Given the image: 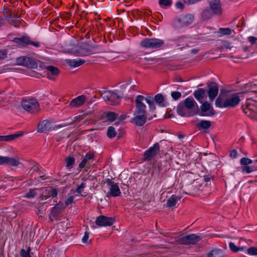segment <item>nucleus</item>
Listing matches in <instances>:
<instances>
[{"label":"nucleus","instance_id":"e2e57ef3","mask_svg":"<svg viewBox=\"0 0 257 257\" xmlns=\"http://www.w3.org/2000/svg\"><path fill=\"white\" fill-rule=\"evenodd\" d=\"M6 157H3L0 156V165H5Z\"/></svg>","mask_w":257,"mask_h":257},{"label":"nucleus","instance_id":"aec40b11","mask_svg":"<svg viewBox=\"0 0 257 257\" xmlns=\"http://www.w3.org/2000/svg\"><path fill=\"white\" fill-rule=\"evenodd\" d=\"M211 121L206 120H202L196 124V127L199 131L203 130L205 132H207L205 130L208 129L211 126Z\"/></svg>","mask_w":257,"mask_h":257},{"label":"nucleus","instance_id":"ddd939ff","mask_svg":"<svg viewBox=\"0 0 257 257\" xmlns=\"http://www.w3.org/2000/svg\"><path fill=\"white\" fill-rule=\"evenodd\" d=\"M57 195V190L56 188L52 187H47L43 189V191L40 196L42 200H45L50 197H56Z\"/></svg>","mask_w":257,"mask_h":257},{"label":"nucleus","instance_id":"8fccbe9b","mask_svg":"<svg viewBox=\"0 0 257 257\" xmlns=\"http://www.w3.org/2000/svg\"><path fill=\"white\" fill-rule=\"evenodd\" d=\"M21 257H31L30 253H28L24 249H21L20 251Z\"/></svg>","mask_w":257,"mask_h":257},{"label":"nucleus","instance_id":"6ab92c4d","mask_svg":"<svg viewBox=\"0 0 257 257\" xmlns=\"http://www.w3.org/2000/svg\"><path fill=\"white\" fill-rule=\"evenodd\" d=\"M121 195V191L117 184L115 183L113 184L109 187V191L106 193V196L107 197H117Z\"/></svg>","mask_w":257,"mask_h":257},{"label":"nucleus","instance_id":"c03bdc74","mask_svg":"<svg viewBox=\"0 0 257 257\" xmlns=\"http://www.w3.org/2000/svg\"><path fill=\"white\" fill-rule=\"evenodd\" d=\"M247 253L250 255H257V247H249L247 249Z\"/></svg>","mask_w":257,"mask_h":257},{"label":"nucleus","instance_id":"2eb2a0df","mask_svg":"<svg viewBox=\"0 0 257 257\" xmlns=\"http://www.w3.org/2000/svg\"><path fill=\"white\" fill-rule=\"evenodd\" d=\"M194 21V16L191 14L181 15L177 19L179 26L186 27L191 24Z\"/></svg>","mask_w":257,"mask_h":257},{"label":"nucleus","instance_id":"473e14b6","mask_svg":"<svg viewBox=\"0 0 257 257\" xmlns=\"http://www.w3.org/2000/svg\"><path fill=\"white\" fill-rule=\"evenodd\" d=\"M212 13L211 10L206 8L202 11L201 18L204 20H208L212 17Z\"/></svg>","mask_w":257,"mask_h":257},{"label":"nucleus","instance_id":"bb28decb","mask_svg":"<svg viewBox=\"0 0 257 257\" xmlns=\"http://www.w3.org/2000/svg\"><path fill=\"white\" fill-rule=\"evenodd\" d=\"M183 104L187 109L192 108L194 106L195 104L197 106L196 102L192 97H187L186 98L183 102Z\"/></svg>","mask_w":257,"mask_h":257},{"label":"nucleus","instance_id":"774afa93","mask_svg":"<svg viewBox=\"0 0 257 257\" xmlns=\"http://www.w3.org/2000/svg\"><path fill=\"white\" fill-rule=\"evenodd\" d=\"M39 166L38 164H37L36 165H34L32 167V169H33L34 171H37L38 170H39Z\"/></svg>","mask_w":257,"mask_h":257},{"label":"nucleus","instance_id":"e433bc0d","mask_svg":"<svg viewBox=\"0 0 257 257\" xmlns=\"http://www.w3.org/2000/svg\"><path fill=\"white\" fill-rule=\"evenodd\" d=\"M242 172L246 174H249L257 170L256 167L254 166H243L241 167Z\"/></svg>","mask_w":257,"mask_h":257},{"label":"nucleus","instance_id":"7c9ffc66","mask_svg":"<svg viewBox=\"0 0 257 257\" xmlns=\"http://www.w3.org/2000/svg\"><path fill=\"white\" fill-rule=\"evenodd\" d=\"M183 102H180L177 107V113L182 116H189L187 114V110Z\"/></svg>","mask_w":257,"mask_h":257},{"label":"nucleus","instance_id":"5701e85b","mask_svg":"<svg viewBox=\"0 0 257 257\" xmlns=\"http://www.w3.org/2000/svg\"><path fill=\"white\" fill-rule=\"evenodd\" d=\"M94 157V155L93 153L90 152L86 153L82 161L79 164V167L80 169L83 168L85 166L87 162H88L89 160L93 159Z\"/></svg>","mask_w":257,"mask_h":257},{"label":"nucleus","instance_id":"0e129e2a","mask_svg":"<svg viewBox=\"0 0 257 257\" xmlns=\"http://www.w3.org/2000/svg\"><path fill=\"white\" fill-rule=\"evenodd\" d=\"M155 59L154 58H153V57H145L144 58V60L146 61V62H149L150 61H153V60H154Z\"/></svg>","mask_w":257,"mask_h":257},{"label":"nucleus","instance_id":"f257e3e1","mask_svg":"<svg viewBox=\"0 0 257 257\" xmlns=\"http://www.w3.org/2000/svg\"><path fill=\"white\" fill-rule=\"evenodd\" d=\"M144 99L145 97L142 95H138L135 99V116L132 119V122L137 126H142L147 121L146 106L143 102Z\"/></svg>","mask_w":257,"mask_h":257},{"label":"nucleus","instance_id":"dca6fc26","mask_svg":"<svg viewBox=\"0 0 257 257\" xmlns=\"http://www.w3.org/2000/svg\"><path fill=\"white\" fill-rule=\"evenodd\" d=\"M210 9L215 15H220L222 13L220 0H209Z\"/></svg>","mask_w":257,"mask_h":257},{"label":"nucleus","instance_id":"69168bd1","mask_svg":"<svg viewBox=\"0 0 257 257\" xmlns=\"http://www.w3.org/2000/svg\"><path fill=\"white\" fill-rule=\"evenodd\" d=\"M190 52L193 54H196L199 52V50L197 49H193L191 50Z\"/></svg>","mask_w":257,"mask_h":257},{"label":"nucleus","instance_id":"603ef678","mask_svg":"<svg viewBox=\"0 0 257 257\" xmlns=\"http://www.w3.org/2000/svg\"><path fill=\"white\" fill-rule=\"evenodd\" d=\"M74 201V197L73 196H70L69 198H68L65 202V205L66 206H68L70 204H71Z\"/></svg>","mask_w":257,"mask_h":257},{"label":"nucleus","instance_id":"20e7f679","mask_svg":"<svg viewBox=\"0 0 257 257\" xmlns=\"http://www.w3.org/2000/svg\"><path fill=\"white\" fill-rule=\"evenodd\" d=\"M21 105L24 109L31 113H36L40 110L39 103L34 98L28 100L23 99L21 101Z\"/></svg>","mask_w":257,"mask_h":257},{"label":"nucleus","instance_id":"2f4dec72","mask_svg":"<svg viewBox=\"0 0 257 257\" xmlns=\"http://www.w3.org/2000/svg\"><path fill=\"white\" fill-rule=\"evenodd\" d=\"M154 101L160 106H166L164 103V97L161 93L156 94L154 98Z\"/></svg>","mask_w":257,"mask_h":257},{"label":"nucleus","instance_id":"cd10ccee","mask_svg":"<svg viewBox=\"0 0 257 257\" xmlns=\"http://www.w3.org/2000/svg\"><path fill=\"white\" fill-rule=\"evenodd\" d=\"M180 197L172 195L167 201V206L168 207H175L177 201L180 200Z\"/></svg>","mask_w":257,"mask_h":257},{"label":"nucleus","instance_id":"7ed1b4c3","mask_svg":"<svg viewBox=\"0 0 257 257\" xmlns=\"http://www.w3.org/2000/svg\"><path fill=\"white\" fill-rule=\"evenodd\" d=\"M100 93L103 100L108 104L115 105L119 103L121 97L115 91L107 90Z\"/></svg>","mask_w":257,"mask_h":257},{"label":"nucleus","instance_id":"13d9d810","mask_svg":"<svg viewBox=\"0 0 257 257\" xmlns=\"http://www.w3.org/2000/svg\"><path fill=\"white\" fill-rule=\"evenodd\" d=\"M256 87V84H246V88H248V92L250 90H253V89Z\"/></svg>","mask_w":257,"mask_h":257},{"label":"nucleus","instance_id":"a211bd4d","mask_svg":"<svg viewBox=\"0 0 257 257\" xmlns=\"http://www.w3.org/2000/svg\"><path fill=\"white\" fill-rule=\"evenodd\" d=\"M50 122L47 120L40 121L37 125V132L40 133H46L51 130Z\"/></svg>","mask_w":257,"mask_h":257},{"label":"nucleus","instance_id":"9d476101","mask_svg":"<svg viewBox=\"0 0 257 257\" xmlns=\"http://www.w3.org/2000/svg\"><path fill=\"white\" fill-rule=\"evenodd\" d=\"M115 221L114 218L100 215L96 217L95 223L99 226H111Z\"/></svg>","mask_w":257,"mask_h":257},{"label":"nucleus","instance_id":"4468645a","mask_svg":"<svg viewBox=\"0 0 257 257\" xmlns=\"http://www.w3.org/2000/svg\"><path fill=\"white\" fill-rule=\"evenodd\" d=\"M7 14L8 16L6 17V20L10 25L15 27H19L21 26V22L16 18L17 14L10 10L7 11Z\"/></svg>","mask_w":257,"mask_h":257},{"label":"nucleus","instance_id":"4c0bfd02","mask_svg":"<svg viewBox=\"0 0 257 257\" xmlns=\"http://www.w3.org/2000/svg\"><path fill=\"white\" fill-rule=\"evenodd\" d=\"M62 212V211L55 206L52 208L51 214L54 218H56Z\"/></svg>","mask_w":257,"mask_h":257},{"label":"nucleus","instance_id":"423d86ee","mask_svg":"<svg viewBox=\"0 0 257 257\" xmlns=\"http://www.w3.org/2000/svg\"><path fill=\"white\" fill-rule=\"evenodd\" d=\"M13 41L19 45L20 47H27L28 45H31L36 48L40 46V43L31 40V38L27 36H23L20 38H14Z\"/></svg>","mask_w":257,"mask_h":257},{"label":"nucleus","instance_id":"b1692460","mask_svg":"<svg viewBox=\"0 0 257 257\" xmlns=\"http://www.w3.org/2000/svg\"><path fill=\"white\" fill-rule=\"evenodd\" d=\"M193 95L195 98L201 103L205 95V90L203 88H199L194 92Z\"/></svg>","mask_w":257,"mask_h":257},{"label":"nucleus","instance_id":"338daca9","mask_svg":"<svg viewBox=\"0 0 257 257\" xmlns=\"http://www.w3.org/2000/svg\"><path fill=\"white\" fill-rule=\"evenodd\" d=\"M203 179L205 182H208L210 180V177L209 176H204Z\"/></svg>","mask_w":257,"mask_h":257},{"label":"nucleus","instance_id":"f704fd0d","mask_svg":"<svg viewBox=\"0 0 257 257\" xmlns=\"http://www.w3.org/2000/svg\"><path fill=\"white\" fill-rule=\"evenodd\" d=\"M146 102L149 104L150 110H154L156 109L155 104L154 103V99L151 96H148L145 97V99Z\"/></svg>","mask_w":257,"mask_h":257},{"label":"nucleus","instance_id":"a19ab883","mask_svg":"<svg viewBox=\"0 0 257 257\" xmlns=\"http://www.w3.org/2000/svg\"><path fill=\"white\" fill-rule=\"evenodd\" d=\"M172 0H159V4L162 8H167L171 6Z\"/></svg>","mask_w":257,"mask_h":257},{"label":"nucleus","instance_id":"f03ea898","mask_svg":"<svg viewBox=\"0 0 257 257\" xmlns=\"http://www.w3.org/2000/svg\"><path fill=\"white\" fill-rule=\"evenodd\" d=\"M228 92H221L215 100V105L220 108L234 107L240 102L239 97L237 95H232L231 97L227 96Z\"/></svg>","mask_w":257,"mask_h":257},{"label":"nucleus","instance_id":"f3484780","mask_svg":"<svg viewBox=\"0 0 257 257\" xmlns=\"http://www.w3.org/2000/svg\"><path fill=\"white\" fill-rule=\"evenodd\" d=\"M86 98V97L84 95L78 96L70 102L69 106L71 108L80 107L84 103Z\"/></svg>","mask_w":257,"mask_h":257},{"label":"nucleus","instance_id":"f8f14e48","mask_svg":"<svg viewBox=\"0 0 257 257\" xmlns=\"http://www.w3.org/2000/svg\"><path fill=\"white\" fill-rule=\"evenodd\" d=\"M208 95L209 99L213 101L218 93V87L217 84L215 82H207Z\"/></svg>","mask_w":257,"mask_h":257},{"label":"nucleus","instance_id":"a878e982","mask_svg":"<svg viewBox=\"0 0 257 257\" xmlns=\"http://www.w3.org/2000/svg\"><path fill=\"white\" fill-rule=\"evenodd\" d=\"M251 48V46H247L245 45H243L241 46L240 49L239 51L240 52H244L245 53L243 55H240L238 58L240 59H245L248 58L249 56V52L250 51V49Z\"/></svg>","mask_w":257,"mask_h":257},{"label":"nucleus","instance_id":"c756f323","mask_svg":"<svg viewBox=\"0 0 257 257\" xmlns=\"http://www.w3.org/2000/svg\"><path fill=\"white\" fill-rule=\"evenodd\" d=\"M223 251L221 249H214L207 253V257H223Z\"/></svg>","mask_w":257,"mask_h":257},{"label":"nucleus","instance_id":"bf43d9fd","mask_svg":"<svg viewBox=\"0 0 257 257\" xmlns=\"http://www.w3.org/2000/svg\"><path fill=\"white\" fill-rule=\"evenodd\" d=\"M237 156V152L236 150H233L229 154V156L232 158H236Z\"/></svg>","mask_w":257,"mask_h":257},{"label":"nucleus","instance_id":"4be33fe9","mask_svg":"<svg viewBox=\"0 0 257 257\" xmlns=\"http://www.w3.org/2000/svg\"><path fill=\"white\" fill-rule=\"evenodd\" d=\"M23 133L21 132L18 134L9 135L7 136H0V141L9 142L14 140L15 139L23 136Z\"/></svg>","mask_w":257,"mask_h":257},{"label":"nucleus","instance_id":"052dcab7","mask_svg":"<svg viewBox=\"0 0 257 257\" xmlns=\"http://www.w3.org/2000/svg\"><path fill=\"white\" fill-rule=\"evenodd\" d=\"M248 41L251 43V44H255L257 41V38L255 37L250 36L248 38Z\"/></svg>","mask_w":257,"mask_h":257},{"label":"nucleus","instance_id":"3c124183","mask_svg":"<svg viewBox=\"0 0 257 257\" xmlns=\"http://www.w3.org/2000/svg\"><path fill=\"white\" fill-rule=\"evenodd\" d=\"M89 235V233L88 232H85L84 235L82 239V241L83 243H87L88 242Z\"/></svg>","mask_w":257,"mask_h":257},{"label":"nucleus","instance_id":"c85d7f7f","mask_svg":"<svg viewBox=\"0 0 257 257\" xmlns=\"http://www.w3.org/2000/svg\"><path fill=\"white\" fill-rule=\"evenodd\" d=\"M20 164L18 158L6 157L5 165L10 166H17Z\"/></svg>","mask_w":257,"mask_h":257},{"label":"nucleus","instance_id":"58836bf2","mask_svg":"<svg viewBox=\"0 0 257 257\" xmlns=\"http://www.w3.org/2000/svg\"><path fill=\"white\" fill-rule=\"evenodd\" d=\"M116 135V132L114 127L112 126H109L107 131V136L109 138H113Z\"/></svg>","mask_w":257,"mask_h":257},{"label":"nucleus","instance_id":"680f3d73","mask_svg":"<svg viewBox=\"0 0 257 257\" xmlns=\"http://www.w3.org/2000/svg\"><path fill=\"white\" fill-rule=\"evenodd\" d=\"M175 6L177 9L181 10H182L184 8V5L180 2L176 3Z\"/></svg>","mask_w":257,"mask_h":257},{"label":"nucleus","instance_id":"4d7b16f0","mask_svg":"<svg viewBox=\"0 0 257 257\" xmlns=\"http://www.w3.org/2000/svg\"><path fill=\"white\" fill-rule=\"evenodd\" d=\"M104 183H106L108 187H110L113 184H115V183L113 182L110 179L107 178L104 180Z\"/></svg>","mask_w":257,"mask_h":257},{"label":"nucleus","instance_id":"ea45409f","mask_svg":"<svg viewBox=\"0 0 257 257\" xmlns=\"http://www.w3.org/2000/svg\"><path fill=\"white\" fill-rule=\"evenodd\" d=\"M66 162V167L69 169L73 168V165L75 162V159L73 157L69 156L65 159Z\"/></svg>","mask_w":257,"mask_h":257},{"label":"nucleus","instance_id":"393cba45","mask_svg":"<svg viewBox=\"0 0 257 257\" xmlns=\"http://www.w3.org/2000/svg\"><path fill=\"white\" fill-rule=\"evenodd\" d=\"M250 106V105L247 104L245 108H244L243 106H242L244 113L251 118L257 119V118L255 117L256 112L251 109Z\"/></svg>","mask_w":257,"mask_h":257},{"label":"nucleus","instance_id":"6e6d98bb","mask_svg":"<svg viewBox=\"0 0 257 257\" xmlns=\"http://www.w3.org/2000/svg\"><path fill=\"white\" fill-rule=\"evenodd\" d=\"M56 207H58V208L61 210L62 211L65 209L66 206L62 202H59L58 203H57L56 206Z\"/></svg>","mask_w":257,"mask_h":257},{"label":"nucleus","instance_id":"5fc2aeb1","mask_svg":"<svg viewBox=\"0 0 257 257\" xmlns=\"http://www.w3.org/2000/svg\"><path fill=\"white\" fill-rule=\"evenodd\" d=\"M7 213H8V217L11 218H15L17 215V212L15 210H13V211L11 212H7Z\"/></svg>","mask_w":257,"mask_h":257},{"label":"nucleus","instance_id":"1a4fd4ad","mask_svg":"<svg viewBox=\"0 0 257 257\" xmlns=\"http://www.w3.org/2000/svg\"><path fill=\"white\" fill-rule=\"evenodd\" d=\"M160 152V145L159 143H155L153 146L149 148L144 153L143 160L145 161H149L156 156Z\"/></svg>","mask_w":257,"mask_h":257},{"label":"nucleus","instance_id":"412c9836","mask_svg":"<svg viewBox=\"0 0 257 257\" xmlns=\"http://www.w3.org/2000/svg\"><path fill=\"white\" fill-rule=\"evenodd\" d=\"M66 62L71 67H77L85 63V60L82 59H66Z\"/></svg>","mask_w":257,"mask_h":257},{"label":"nucleus","instance_id":"864d4df0","mask_svg":"<svg viewBox=\"0 0 257 257\" xmlns=\"http://www.w3.org/2000/svg\"><path fill=\"white\" fill-rule=\"evenodd\" d=\"M8 52L6 50H0V60L4 59L7 57Z\"/></svg>","mask_w":257,"mask_h":257},{"label":"nucleus","instance_id":"72a5a7b5","mask_svg":"<svg viewBox=\"0 0 257 257\" xmlns=\"http://www.w3.org/2000/svg\"><path fill=\"white\" fill-rule=\"evenodd\" d=\"M229 247L230 248V249L233 252H237L240 251H243L245 249V247L244 246H236L235 244L232 242L229 243Z\"/></svg>","mask_w":257,"mask_h":257},{"label":"nucleus","instance_id":"37998d69","mask_svg":"<svg viewBox=\"0 0 257 257\" xmlns=\"http://www.w3.org/2000/svg\"><path fill=\"white\" fill-rule=\"evenodd\" d=\"M117 116V114L114 112L109 111L106 114V117L107 119L110 121H114Z\"/></svg>","mask_w":257,"mask_h":257},{"label":"nucleus","instance_id":"39448f33","mask_svg":"<svg viewBox=\"0 0 257 257\" xmlns=\"http://www.w3.org/2000/svg\"><path fill=\"white\" fill-rule=\"evenodd\" d=\"M164 41L157 38H145L141 42V46L147 49H158L164 46Z\"/></svg>","mask_w":257,"mask_h":257},{"label":"nucleus","instance_id":"79ce46f5","mask_svg":"<svg viewBox=\"0 0 257 257\" xmlns=\"http://www.w3.org/2000/svg\"><path fill=\"white\" fill-rule=\"evenodd\" d=\"M232 30L230 28H219L218 32L221 35H229L232 33Z\"/></svg>","mask_w":257,"mask_h":257},{"label":"nucleus","instance_id":"0eeeda50","mask_svg":"<svg viewBox=\"0 0 257 257\" xmlns=\"http://www.w3.org/2000/svg\"><path fill=\"white\" fill-rule=\"evenodd\" d=\"M202 239L200 235L190 234L179 238L178 241L179 243L184 245L195 244Z\"/></svg>","mask_w":257,"mask_h":257},{"label":"nucleus","instance_id":"de8ad7c7","mask_svg":"<svg viewBox=\"0 0 257 257\" xmlns=\"http://www.w3.org/2000/svg\"><path fill=\"white\" fill-rule=\"evenodd\" d=\"M171 96L174 100H178L181 97V93L179 91H173L171 92Z\"/></svg>","mask_w":257,"mask_h":257},{"label":"nucleus","instance_id":"09e8293b","mask_svg":"<svg viewBox=\"0 0 257 257\" xmlns=\"http://www.w3.org/2000/svg\"><path fill=\"white\" fill-rule=\"evenodd\" d=\"M86 187L85 183L82 182L80 186H79L77 189L76 192L81 196H83V195L81 194L82 192L83 191V189Z\"/></svg>","mask_w":257,"mask_h":257},{"label":"nucleus","instance_id":"9b49d317","mask_svg":"<svg viewBox=\"0 0 257 257\" xmlns=\"http://www.w3.org/2000/svg\"><path fill=\"white\" fill-rule=\"evenodd\" d=\"M201 111L199 115L202 116H212L215 114V111L207 101L204 102L200 107Z\"/></svg>","mask_w":257,"mask_h":257},{"label":"nucleus","instance_id":"a18cd8bd","mask_svg":"<svg viewBox=\"0 0 257 257\" xmlns=\"http://www.w3.org/2000/svg\"><path fill=\"white\" fill-rule=\"evenodd\" d=\"M36 195V189H31L29 191L25 194V197L27 198H34Z\"/></svg>","mask_w":257,"mask_h":257},{"label":"nucleus","instance_id":"6e6552de","mask_svg":"<svg viewBox=\"0 0 257 257\" xmlns=\"http://www.w3.org/2000/svg\"><path fill=\"white\" fill-rule=\"evenodd\" d=\"M16 62L17 65L30 68H35L37 67V64L33 59L26 56L17 58Z\"/></svg>","mask_w":257,"mask_h":257},{"label":"nucleus","instance_id":"49530a36","mask_svg":"<svg viewBox=\"0 0 257 257\" xmlns=\"http://www.w3.org/2000/svg\"><path fill=\"white\" fill-rule=\"evenodd\" d=\"M240 164L242 166H247L249 164H250L252 163V161L247 158H242L240 160Z\"/></svg>","mask_w":257,"mask_h":257},{"label":"nucleus","instance_id":"c9c22d12","mask_svg":"<svg viewBox=\"0 0 257 257\" xmlns=\"http://www.w3.org/2000/svg\"><path fill=\"white\" fill-rule=\"evenodd\" d=\"M46 69L48 71H49L51 73V74L53 75H57L59 74V73L60 72L58 68H57L56 67H55L54 66H51V65L47 66L46 67Z\"/></svg>","mask_w":257,"mask_h":257}]
</instances>
